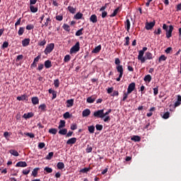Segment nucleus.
Returning <instances> with one entry per match:
<instances>
[{"label":"nucleus","mask_w":181,"mask_h":181,"mask_svg":"<svg viewBox=\"0 0 181 181\" xmlns=\"http://www.w3.org/2000/svg\"><path fill=\"white\" fill-rule=\"evenodd\" d=\"M144 54H145V52H144V51L140 50L139 52L138 60H140L141 63H145V62H146V59L144 57Z\"/></svg>","instance_id":"5"},{"label":"nucleus","mask_w":181,"mask_h":181,"mask_svg":"<svg viewBox=\"0 0 181 181\" xmlns=\"http://www.w3.org/2000/svg\"><path fill=\"white\" fill-rule=\"evenodd\" d=\"M39 168H35L33 172H32V175L34 177H36L37 176V172H39Z\"/></svg>","instance_id":"33"},{"label":"nucleus","mask_w":181,"mask_h":181,"mask_svg":"<svg viewBox=\"0 0 181 181\" xmlns=\"http://www.w3.org/2000/svg\"><path fill=\"white\" fill-rule=\"evenodd\" d=\"M44 170L45 172H47V173H52V172H53V169H52V168H49V167H45L44 168Z\"/></svg>","instance_id":"49"},{"label":"nucleus","mask_w":181,"mask_h":181,"mask_svg":"<svg viewBox=\"0 0 181 181\" xmlns=\"http://www.w3.org/2000/svg\"><path fill=\"white\" fill-rule=\"evenodd\" d=\"M34 114L33 112H28V113H25L23 116V118H25V119H28L29 118H32L33 117Z\"/></svg>","instance_id":"21"},{"label":"nucleus","mask_w":181,"mask_h":181,"mask_svg":"<svg viewBox=\"0 0 181 181\" xmlns=\"http://www.w3.org/2000/svg\"><path fill=\"white\" fill-rule=\"evenodd\" d=\"M166 59H168L167 57L165 56V54H162L159 58H158V62L160 63V62H166Z\"/></svg>","instance_id":"35"},{"label":"nucleus","mask_w":181,"mask_h":181,"mask_svg":"<svg viewBox=\"0 0 181 181\" xmlns=\"http://www.w3.org/2000/svg\"><path fill=\"white\" fill-rule=\"evenodd\" d=\"M25 33V27H21L18 30V36H22Z\"/></svg>","instance_id":"30"},{"label":"nucleus","mask_w":181,"mask_h":181,"mask_svg":"<svg viewBox=\"0 0 181 181\" xmlns=\"http://www.w3.org/2000/svg\"><path fill=\"white\" fill-rule=\"evenodd\" d=\"M63 29H64L66 32H70V26L67 24H64L62 26Z\"/></svg>","instance_id":"46"},{"label":"nucleus","mask_w":181,"mask_h":181,"mask_svg":"<svg viewBox=\"0 0 181 181\" xmlns=\"http://www.w3.org/2000/svg\"><path fill=\"white\" fill-rule=\"evenodd\" d=\"M118 12H119V7H117L114 10L113 13L110 16V18H114L115 16H117Z\"/></svg>","instance_id":"27"},{"label":"nucleus","mask_w":181,"mask_h":181,"mask_svg":"<svg viewBox=\"0 0 181 181\" xmlns=\"http://www.w3.org/2000/svg\"><path fill=\"white\" fill-rule=\"evenodd\" d=\"M56 20L61 22V21H63V16H56Z\"/></svg>","instance_id":"63"},{"label":"nucleus","mask_w":181,"mask_h":181,"mask_svg":"<svg viewBox=\"0 0 181 181\" xmlns=\"http://www.w3.org/2000/svg\"><path fill=\"white\" fill-rule=\"evenodd\" d=\"M124 46H129V37L127 36L125 37V42Z\"/></svg>","instance_id":"51"},{"label":"nucleus","mask_w":181,"mask_h":181,"mask_svg":"<svg viewBox=\"0 0 181 181\" xmlns=\"http://www.w3.org/2000/svg\"><path fill=\"white\" fill-rule=\"evenodd\" d=\"M63 117L65 119H68V118H70V112H65Z\"/></svg>","instance_id":"57"},{"label":"nucleus","mask_w":181,"mask_h":181,"mask_svg":"<svg viewBox=\"0 0 181 181\" xmlns=\"http://www.w3.org/2000/svg\"><path fill=\"white\" fill-rule=\"evenodd\" d=\"M54 85L56 88H59L60 86V81L59 79H56L54 81Z\"/></svg>","instance_id":"42"},{"label":"nucleus","mask_w":181,"mask_h":181,"mask_svg":"<svg viewBox=\"0 0 181 181\" xmlns=\"http://www.w3.org/2000/svg\"><path fill=\"white\" fill-rule=\"evenodd\" d=\"M83 18V13H81V12L77 13L75 16H74V18L75 19H81Z\"/></svg>","instance_id":"36"},{"label":"nucleus","mask_w":181,"mask_h":181,"mask_svg":"<svg viewBox=\"0 0 181 181\" xmlns=\"http://www.w3.org/2000/svg\"><path fill=\"white\" fill-rule=\"evenodd\" d=\"M166 37L169 39L170 37H172V32H173V25L169 26V30H166Z\"/></svg>","instance_id":"6"},{"label":"nucleus","mask_w":181,"mask_h":181,"mask_svg":"<svg viewBox=\"0 0 181 181\" xmlns=\"http://www.w3.org/2000/svg\"><path fill=\"white\" fill-rule=\"evenodd\" d=\"M129 94H131L130 93H128L127 92H124L123 93V98H122V101H126L127 100V98H128V95H129Z\"/></svg>","instance_id":"41"},{"label":"nucleus","mask_w":181,"mask_h":181,"mask_svg":"<svg viewBox=\"0 0 181 181\" xmlns=\"http://www.w3.org/2000/svg\"><path fill=\"white\" fill-rule=\"evenodd\" d=\"M44 66L45 69H50L53 65L52 64V61L50 60H47L44 63Z\"/></svg>","instance_id":"17"},{"label":"nucleus","mask_w":181,"mask_h":181,"mask_svg":"<svg viewBox=\"0 0 181 181\" xmlns=\"http://www.w3.org/2000/svg\"><path fill=\"white\" fill-rule=\"evenodd\" d=\"M80 50V42H77L75 45H74L71 49H70V53L71 54L73 53H77V52H79Z\"/></svg>","instance_id":"2"},{"label":"nucleus","mask_w":181,"mask_h":181,"mask_svg":"<svg viewBox=\"0 0 181 181\" xmlns=\"http://www.w3.org/2000/svg\"><path fill=\"white\" fill-rule=\"evenodd\" d=\"M46 42H47L46 39H44L42 40L38 41L37 45L38 46H45L46 45Z\"/></svg>","instance_id":"37"},{"label":"nucleus","mask_w":181,"mask_h":181,"mask_svg":"<svg viewBox=\"0 0 181 181\" xmlns=\"http://www.w3.org/2000/svg\"><path fill=\"white\" fill-rule=\"evenodd\" d=\"M76 142H77V138L73 137V138H71L69 140H67L66 144L67 145H74V144H76Z\"/></svg>","instance_id":"11"},{"label":"nucleus","mask_w":181,"mask_h":181,"mask_svg":"<svg viewBox=\"0 0 181 181\" xmlns=\"http://www.w3.org/2000/svg\"><path fill=\"white\" fill-rule=\"evenodd\" d=\"M132 141H134V142H140L141 141V136H133L131 138Z\"/></svg>","instance_id":"25"},{"label":"nucleus","mask_w":181,"mask_h":181,"mask_svg":"<svg viewBox=\"0 0 181 181\" xmlns=\"http://www.w3.org/2000/svg\"><path fill=\"white\" fill-rule=\"evenodd\" d=\"M30 10L33 13H36L38 11L37 7H35L33 5L30 6Z\"/></svg>","instance_id":"31"},{"label":"nucleus","mask_w":181,"mask_h":181,"mask_svg":"<svg viewBox=\"0 0 181 181\" xmlns=\"http://www.w3.org/2000/svg\"><path fill=\"white\" fill-rule=\"evenodd\" d=\"M95 100H97V95H93L88 97L86 99V101L89 104H93V103H94V101H95Z\"/></svg>","instance_id":"7"},{"label":"nucleus","mask_w":181,"mask_h":181,"mask_svg":"<svg viewBox=\"0 0 181 181\" xmlns=\"http://www.w3.org/2000/svg\"><path fill=\"white\" fill-rule=\"evenodd\" d=\"M134 90H135V82H133L129 85L127 88V92L131 94V93H132V91H134Z\"/></svg>","instance_id":"8"},{"label":"nucleus","mask_w":181,"mask_h":181,"mask_svg":"<svg viewBox=\"0 0 181 181\" xmlns=\"http://www.w3.org/2000/svg\"><path fill=\"white\" fill-rule=\"evenodd\" d=\"M16 168H26L28 163L25 161H20L16 163Z\"/></svg>","instance_id":"10"},{"label":"nucleus","mask_w":181,"mask_h":181,"mask_svg":"<svg viewBox=\"0 0 181 181\" xmlns=\"http://www.w3.org/2000/svg\"><path fill=\"white\" fill-rule=\"evenodd\" d=\"M83 30H84V28H81L80 30H77L76 33V36H81L83 35Z\"/></svg>","instance_id":"45"},{"label":"nucleus","mask_w":181,"mask_h":181,"mask_svg":"<svg viewBox=\"0 0 181 181\" xmlns=\"http://www.w3.org/2000/svg\"><path fill=\"white\" fill-rule=\"evenodd\" d=\"M64 127H66V121L60 120L58 129H62V128H64Z\"/></svg>","instance_id":"23"},{"label":"nucleus","mask_w":181,"mask_h":181,"mask_svg":"<svg viewBox=\"0 0 181 181\" xmlns=\"http://www.w3.org/2000/svg\"><path fill=\"white\" fill-rule=\"evenodd\" d=\"M57 169H59L60 170H62V169H64V163L59 162L57 164Z\"/></svg>","instance_id":"26"},{"label":"nucleus","mask_w":181,"mask_h":181,"mask_svg":"<svg viewBox=\"0 0 181 181\" xmlns=\"http://www.w3.org/2000/svg\"><path fill=\"white\" fill-rule=\"evenodd\" d=\"M90 114H91V111L90 110V109L84 110L82 112V117H88V115H90Z\"/></svg>","instance_id":"19"},{"label":"nucleus","mask_w":181,"mask_h":181,"mask_svg":"<svg viewBox=\"0 0 181 181\" xmlns=\"http://www.w3.org/2000/svg\"><path fill=\"white\" fill-rule=\"evenodd\" d=\"M144 81L146 83H151V81H152V76L150 74H148L144 76Z\"/></svg>","instance_id":"20"},{"label":"nucleus","mask_w":181,"mask_h":181,"mask_svg":"<svg viewBox=\"0 0 181 181\" xmlns=\"http://www.w3.org/2000/svg\"><path fill=\"white\" fill-rule=\"evenodd\" d=\"M24 135L29 136L30 138H35V134L33 133H24Z\"/></svg>","instance_id":"62"},{"label":"nucleus","mask_w":181,"mask_h":181,"mask_svg":"<svg viewBox=\"0 0 181 181\" xmlns=\"http://www.w3.org/2000/svg\"><path fill=\"white\" fill-rule=\"evenodd\" d=\"M93 117H95L96 118H104V110H99L94 112Z\"/></svg>","instance_id":"3"},{"label":"nucleus","mask_w":181,"mask_h":181,"mask_svg":"<svg viewBox=\"0 0 181 181\" xmlns=\"http://www.w3.org/2000/svg\"><path fill=\"white\" fill-rule=\"evenodd\" d=\"M66 107L70 108V107H73L74 105V99H70L66 100Z\"/></svg>","instance_id":"18"},{"label":"nucleus","mask_w":181,"mask_h":181,"mask_svg":"<svg viewBox=\"0 0 181 181\" xmlns=\"http://www.w3.org/2000/svg\"><path fill=\"white\" fill-rule=\"evenodd\" d=\"M17 100L18 101H28V98L26 95H22L21 96H18Z\"/></svg>","instance_id":"16"},{"label":"nucleus","mask_w":181,"mask_h":181,"mask_svg":"<svg viewBox=\"0 0 181 181\" xmlns=\"http://www.w3.org/2000/svg\"><path fill=\"white\" fill-rule=\"evenodd\" d=\"M169 115H170V113L169 112H166L164 113L163 118H164V119H168V118H169Z\"/></svg>","instance_id":"60"},{"label":"nucleus","mask_w":181,"mask_h":181,"mask_svg":"<svg viewBox=\"0 0 181 181\" xmlns=\"http://www.w3.org/2000/svg\"><path fill=\"white\" fill-rule=\"evenodd\" d=\"M153 90V95H158V94H159V86H156Z\"/></svg>","instance_id":"44"},{"label":"nucleus","mask_w":181,"mask_h":181,"mask_svg":"<svg viewBox=\"0 0 181 181\" xmlns=\"http://www.w3.org/2000/svg\"><path fill=\"white\" fill-rule=\"evenodd\" d=\"M124 28L127 32H129V29H131V21H129V18H127L124 22Z\"/></svg>","instance_id":"9"},{"label":"nucleus","mask_w":181,"mask_h":181,"mask_svg":"<svg viewBox=\"0 0 181 181\" xmlns=\"http://www.w3.org/2000/svg\"><path fill=\"white\" fill-rule=\"evenodd\" d=\"M95 128L97 131H103V124H96Z\"/></svg>","instance_id":"56"},{"label":"nucleus","mask_w":181,"mask_h":181,"mask_svg":"<svg viewBox=\"0 0 181 181\" xmlns=\"http://www.w3.org/2000/svg\"><path fill=\"white\" fill-rule=\"evenodd\" d=\"M64 62L65 63H67V62H70V55H69V54H66V55L64 57Z\"/></svg>","instance_id":"53"},{"label":"nucleus","mask_w":181,"mask_h":181,"mask_svg":"<svg viewBox=\"0 0 181 181\" xmlns=\"http://www.w3.org/2000/svg\"><path fill=\"white\" fill-rule=\"evenodd\" d=\"M59 135H66L67 134V129H59Z\"/></svg>","instance_id":"32"},{"label":"nucleus","mask_w":181,"mask_h":181,"mask_svg":"<svg viewBox=\"0 0 181 181\" xmlns=\"http://www.w3.org/2000/svg\"><path fill=\"white\" fill-rule=\"evenodd\" d=\"M103 121L104 122H110L111 121V117L110 116H105Z\"/></svg>","instance_id":"58"},{"label":"nucleus","mask_w":181,"mask_h":181,"mask_svg":"<svg viewBox=\"0 0 181 181\" xmlns=\"http://www.w3.org/2000/svg\"><path fill=\"white\" fill-rule=\"evenodd\" d=\"M9 46V42L5 41L2 45V49H6Z\"/></svg>","instance_id":"61"},{"label":"nucleus","mask_w":181,"mask_h":181,"mask_svg":"<svg viewBox=\"0 0 181 181\" xmlns=\"http://www.w3.org/2000/svg\"><path fill=\"white\" fill-rule=\"evenodd\" d=\"M88 132H90V134H94V131H95V127L88 126Z\"/></svg>","instance_id":"34"},{"label":"nucleus","mask_w":181,"mask_h":181,"mask_svg":"<svg viewBox=\"0 0 181 181\" xmlns=\"http://www.w3.org/2000/svg\"><path fill=\"white\" fill-rule=\"evenodd\" d=\"M30 43V38H25L22 41V45L23 47H26V46H29V44Z\"/></svg>","instance_id":"15"},{"label":"nucleus","mask_w":181,"mask_h":181,"mask_svg":"<svg viewBox=\"0 0 181 181\" xmlns=\"http://www.w3.org/2000/svg\"><path fill=\"white\" fill-rule=\"evenodd\" d=\"M117 71L118 73H119V75L124 76V68L122 67V65H118L117 67Z\"/></svg>","instance_id":"12"},{"label":"nucleus","mask_w":181,"mask_h":181,"mask_svg":"<svg viewBox=\"0 0 181 181\" xmlns=\"http://www.w3.org/2000/svg\"><path fill=\"white\" fill-rule=\"evenodd\" d=\"M21 22H22V18H18L16 23H15L16 29L18 28V26H19V25H21Z\"/></svg>","instance_id":"50"},{"label":"nucleus","mask_w":181,"mask_h":181,"mask_svg":"<svg viewBox=\"0 0 181 181\" xmlns=\"http://www.w3.org/2000/svg\"><path fill=\"white\" fill-rule=\"evenodd\" d=\"M39 109L41 110V111H46V104H42L39 106Z\"/></svg>","instance_id":"48"},{"label":"nucleus","mask_w":181,"mask_h":181,"mask_svg":"<svg viewBox=\"0 0 181 181\" xmlns=\"http://www.w3.org/2000/svg\"><path fill=\"white\" fill-rule=\"evenodd\" d=\"M68 11H69L70 13H76V8L73 6H69Z\"/></svg>","instance_id":"39"},{"label":"nucleus","mask_w":181,"mask_h":181,"mask_svg":"<svg viewBox=\"0 0 181 181\" xmlns=\"http://www.w3.org/2000/svg\"><path fill=\"white\" fill-rule=\"evenodd\" d=\"M45 146H46V144L43 142L39 143V144H38L39 149H43V148H45Z\"/></svg>","instance_id":"59"},{"label":"nucleus","mask_w":181,"mask_h":181,"mask_svg":"<svg viewBox=\"0 0 181 181\" xmlns=\"http://www.w3.org/2000/svg\"><path fill=\"white\" fill-rule=\"evenodd\" d=\"M29 173H30V168H28L23 170V175H29Z\"/></svg>","instance_id":"52"},{"label":"nucleus","mask_w":181,"mask_h":181,"mask_svg":"<svg viewBox=\"0 0 181 181\" xmlns=\"http://www.w3.org/2000/svg\"><path fill=\"white\" fill-rule=\"evenodd\" d=\"M146 60H152L153 59V54L149 52L145 53Z\"/></svg>","instance_id":"13"},{"label":"nucleus","mask_w":181,"mask_h":181,"mask_svg":"<svg viewBox=\"0 0 181 181\" xmlns=\"http://www.w3.org/2000/svg\"><path fill=\"white\" fill-rule=\"evenodd\" d=\"M49 133L52 134V135H56V134H57V129H54V128L49 129Z\"/></svg>","instance_id":"40"},{"label":"nucleus","mask_w":181,"mask_h":181,"mask_svg":"<svg viewBox=\"0 0 181 181\" xmlns=\"http://www.w3.org/2000/svg\"><path fill=\"white\" fill-rule=\"evenodd\" d=\"M153 33H154V35H160V33H162V29H161L160 28H158V30H157V31L155 30V31L153 32Z\"/></svg>","instance_id":"54"},{"label":"nucleus","mask_w":181,"mask_h":181,"mask_svg":"<svg viewBox=\"0 0 181 181\" xmlns=\"http://www.w3.org/2000/svg\"><path fill=\"white\" fill-rule=\"evenodd\" d=\"M90 21L92 22V23H97V22H98L97 16L95 14H93L92 16H90Z\"/></svg>","instance_id":"14"},{"label":"nucleus","mask_w":181,"mask_h":181,"mask_svg":"<svg viewBox=\"0 0 181 181\" xmlns=\"http://www.w3.org/2000/svg\"><path fill=\"white\" fill-rule=\"evenodd\" d=\"M31 101H32L33 105H37V104H39V98L33 97L31 98Z\"/></svg>","instance_id":"22"},{"label":"nucleus","mask_w":181,"mask_h":181,"mask_svg":"<svg viewBox=\"0 0 181 181\" xmlns=\"http://www.w3.org/2000/svg\"><path fill=\"white\" fill-rule=\"evenodd\" d=\"M101 52V45L95 47V49L92 51V53H100Z\"/></svg>","instance_id":"24"},{"label":"nucleus","mask_w":181,"mask_h":181,"mask_svg":"<svg viewBox=\"0 0 181 181\" xmlns=\"http://www.w3.org/2000/svg\"><path fill=\"white\" fill-rule=\"evenodd\" d=\"M156 22L155 21L150 22V23H146V25L145 28L146 29V30H151L152 29H153V26H155Z\"/></svg>","instance_id":"4"},{"label":"nucleus","mask_w":181,"mask_h":181,"mask_svg":"<svg viewBox=\"0 0 181 181\" xmlns=\"http://www.w3.org/2000/svg\"><path fill=\"white\" fill-rule=\"evenodd\" d=\"M91 152H93V147L88 145V146L86 148V153H90Z\"/></svg>","instance_id":"55"},{"label":"nucleus","mask_w":181,"mask_h":181,"mask_svg":"<svg viewBox=\"0 0 181 181\" xmlns=\"http://www.w3.org/2000/svg\"><path fill=\"white\" fill-rule=\"evenodd\" d=\"M9 153H11V155H13V156H19V153H18V151L16 150H13V149L10 150Z\"/></svg>","instance_id":"29"},{"label":"nucleus","mask_w":181,"mask_h":181,"mask_svg":"<svg viewBox=\"0 0 181 181\" xmlns=\"http://www.w3.org/2000/svg\"><path fill=\"white\" fill-rule=\"evenodd\" d=\"M51 23H52V18H50V16H48L43 26H49V25H50Z\"/></svg>","instance_id":"28"},{"label":"nucleus","mask_w":181,"mask_h":181,"mask_svg":"<svg viewBox=\"0 0 181 181\" xmlns=\"http://www.w3.org/2000/svg\"><path fill=\"white\" fill-rule=\"evenodd\" d=\"M25 29L27 30H32L33 29H35V25L33 24H28L26 27Z\"/></svg>","instance_id":"43"},{"label":"nucleus","mask_w":181,"mask_h":181,"mask_svg":"<svg viewBox=\"0 0 181 181\" xmlns=\"http://www.w3.org/2000/svg\"><path fill=\"white\" fill-rule=\"evenodd\" d=\"M54 49V43L48 44L44 51L45 54H49L53 52Z\"/></svg>","instance_id":"1"},{"label":"nucleus","mask_w":181,"mask_h":181,"mask_svg":"<svg viewBox=\"0 0 181 181\" xmlns=\"http://www.w3.org/2000/svg\"><path fill=\"white\" fill-rule=\"evenodd\" d=\"M176 11L177 12H179V11H181V3L177 5Z\"/></svg>","instance_id":"64"},{"label":"nucleus","mask_w":181,"mask_h":181,"mask_svg":"<svg viewBox=\"0 0 181 181\" xmlns=\"http://www.w3.org/2000/svg\"><path fill=\"white\" fill-rule=\"evenodd\" d=\"M53 155H54V153L49 152L48 155L46 156L45 159H47V160H50L52 158H53Z\"/></svg>","instance_id":"38"},{"label":"nucleus","mask_w":181,"mask_h":181,"mask_svg":"<svg viewBox=\"0 0 181 181\" xmlns=\"http://www.w3.org/2000/svg\"><path fill=\"white\" fill-rule=\"evenodd\" d=\"M90 168H85L80 170L81 173H87V172H90Z\"/></svg>","instance_id":"47"}]
</instances>
